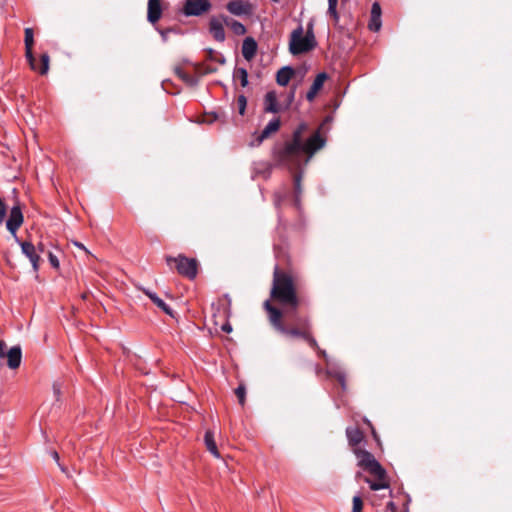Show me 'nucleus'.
<instances>
[{"label":"nucleus","mask_w":512,"mask_h":512,"mask_svg":"<svg viewBox=\"0 0 512 512\" xmlns=\"http://www.w3.org/2000/svg\"><path fill=\"white\" fill-rule=\"evenodd\" d=\"M306 129L305 124H301L293 134V140L287 144L279 153V162L289 169L306 165L313 154L321 149L325 141L317 132L312 135L305 144L302 143L301 134Z\"/></svg>","instance_id":"f257e3e1"},{"label":"nucleus","mask_w":512,"mask_h":512,"mask_svg":"<svg viewBox=\"0 0 512 512\" xmlns=\"http://www.w3.org/2000/svg\"><path fill=\"white\" fill-rule=\"evenodd\" d=\"M271 297L283 305H289L292 311H295L299 304L292 278L287 274L280 273L277 266L274 270Z\"/></svg>","instance_id":"f03ea898"},{"label":"nucleus","mask_w":512,"mask_h":512,"mask_svg":"<svg viewBox=\"0 0 512 512\" xmlns=\"http://www.w3.org/2000/svg\"><path fill=\"white\" fill-rule=\"evenodd\" d=\"M24 32L25 57L31 70L39 73L40 75H46L49 71L50 56L48 53L41 54L40 63H38L33 54L34 31L32 28L28 27L25 28Z\"/></svg>","instance_id":"7ed1b4c3"},{"label":"nucleus","mask_w":512,"mask_h":512,"mask_svg":"<svg viewBox=\"0 0 512 512\" xmlns=\"http://www.w3.org/2000/svg\"><path fill=\"white\" fill-rule=\"evenodd\" d=\"M316 44L314 34L304 35L303 27L299 25L290 35L289 51L294 56L304 54L314 49Z\"/></svg>","instance_id":"20e7f679"},{"label":"nucleus","mask_w":512,"mask_h":512,"mask_svg":"<svg viewBox=\"0 0 512 512\" xmlns=\"http://www.w3.org/2000/svg\"><path fill=\"white\" fill-rule=\"evenodd\" d=\"M264 307L269 313V318H270L272 325L279 332H281L282 334L288 335V336H292V337H302V338L306 339L311 346H313V347L317 346L316 340L314 338H312L306 331H301L296 328L288 329V328L284 327L280 321V319H281L280 310L273 307L270 304L269 300L265 301Z\"/></svg>","instance_id":"39448f33"},{"label":"nucleus","mask_w":512,"mask_h":512,"mask_svg":"<svg viewBox=\"0 0 512 512\" xmlns=\"http://www.w3.org/2000/svg\"><path fill=\"white\" fill-rule=\"evenodd\" d=\"M353 452L357 458V465L359 467L367 470L379 480H383L386 477L385 469L376 460L372 453L360 448H354Z\"/></svg>","instance_id":"423d86ee"},{"label":"nucleus","mask_w":512,"mask_h":512,"mask_svg":"<svg viewBox=\"0 0 512 512\" xmlns=\"http://www.w3.org/2000/svg\"><path fill=\"white\" fill-rule=\"evenodd\" d=\"M166 262L169 266L175 263L178 273L185 277L193 279L197 275V262L195 259L187 258L183 255L178 257L167 256Z\"/></svg>","instance_id":"0eeeda50"},{"label":"nucleus","mask_w":512,"mask_h":512,"mask_svg":"<svg viewBox=\"0 0 512 512\" xmlns=\"http://www.w3.org/2000/svg\"><path fill=\"white\" fill-rule=\"evenodd\" d=\"M211 7L210 0H185L181 11L187 17H198L209 12Z\"/></svg>","instance_id":"6e6552de"},{"label":"nucleus","mask_w":512,"mask_h":512,"mask_svg":"<svg viewBox=\"0 0 512 512\" xmlns=\"http://www.w3.org/2000/svg\"><path fill=\"white\" fill-rule=\"evenodd\" d=\"M228 16L225 14H219L217 16H211L209 19V32L212 37L218 42H224L226 34L224 26H227Z\"/></svg>","instance_id":"1a4fd4ad"},{"label":"nucleus","mask_w":512,"mask_h":512,"mask_svg":"<svg viewBox=\"0 0 512 512\" xmlns=\"http://www.w3.org/2000/svg\"><path fill=\"white\" fill-rule=\"evenodd\" d=\"M227 11L237 17L252 14L253 6L246 0H231L226 4Z\"/></svg>","instance_id":"9d476101"},{"label":"nucleus","mask_w":512,"mask_h":512,"mask_svg":"<svg viewBox=\"0 0 512 512\" xmlns=\"http://www.w3.org/2000/svg\"><path fill=\"white\" fill-rule=\"evenodd\" d=\"M22 253L29 259L32 264L33 270L37 272L40 266L41 257L38 254V249L30 241L20 242Z\"/></svg>","instance_id":"9b49d317"},{"label":"nucleus","mask_w":512,"mask_h":512,"mask_svg":"<svg viewBox=\"0 0 512 512\" xmlns=\"http://www.w3.org/2000/svg\"><path fill=\"white\" fill-rule=\"evenodd\" d=\"M23 214L19 205H15L11 208L8 220L6 221L7 230L16 235L17 230L23 224Z\"/></svg>","instance_id":"f8f14e48"},{"label":"nucleus","mask_w":512,"mask_h":512,"mask_svg":"<svg viewBox=\"0 0 512 512\" xmlns=\"http://www.w3.org/2000/svg\"><path fill=\"white\" fill-rule=\"evenodd\" d=\"M369 29L377 32L382 26L381 21V6L378 2H374L371 7V17L369 21Z\"/></svg>","instance_id":"ddd939ff"},{"label":"nucleus","mask_w":512,"mask_h":512,"mask_svg":"<svg viewBox=\"0 0 512 512\" xmlns=\"http://www.w3.org/2000/svg\"><path fill=\"white\" fill-rule=\"evenodd\" d=\"M162 15L160 0H148L147 20L155 24Z\"/></svg>","instance_id":"4468645a"},{"label":"nucleus","mask_w":512,"mask_h":512,"mask_svg":"<svg viewBox=\"0 0 512 512\" xmlns=\"http://www.w3.org/2000/svg\"><path fill=\"white\" fill-rule=\"evenodd\" d=\"M7 365L10 369H16L21 364L22 351L20 346H13L7 352Z\"/></svg>","instance_id":"2eb2a0df"},{"label":"nucleus","mask_w":512,"mask_h":512,"mask_svg":"<svg viewBox=\"0 0 512 512\" xmlns=\"http://www.w3.org/2000/svg\"><path fill=\"white\" fill-rule=\"evenodd\" d=\"M325 72L319 73L314 79L309 91L307 92L306 98L309 101H313L319 90L323 87L325 80L327 79Z\"/></svg>","instance_id":"dca6fc26"},{"label":"nucleus","mask_w":512,"mask_h":512,"mask_svg":"<svg viewBox=\"0 0 512 512\" xmlns=\"http://www.w3.org/2000/svg\"><path fill=\"white\" fill-rule=\"evenodd\" d=\"M257 43L252 37H246L242 43V55L247 60L250 61L254 58L257 52Z\"/></svg>","instance_id":"f3484780"},{"label":"nucleus","mask_w":512,"mask_h":512,"mask_svg":"<svg viewBox=\"0 0 512 512\" xmlns=\"http://www.w3.org/2000/svg\"><path fill=\"white\" fill-rule=\"evenodd\" d=\"M264 110L269 113H277L278 103H277V95L274 91H269L266 93L264 98Z\"/></svg>","instance_id":"a211bd4d"},{"label":"nucleus","mask_w":512,"mask_h":512,"mask_svg":"<svg viewBox=\"0 0 512 512\" xmlns=\"http://www.w3.org/2000/svg\"><path fill=\"white\" fill-rule=\"evenodd\" d=\"M143 292L151 299V301L166 314L173 316L172 309L155 293L148 289Z\"/></svg>","instance_id":"6ab92c4d"},{"label":"nucleus","mask_w":512,"mask_h":512,"mask_svg":"<svg viewBox=\"0 0 512 512\" xmlns=\"http://www.w3.org/2000/svg\"><path fill=\"white\" fill-rule=\"evenodd\" d=\"M346 435L349 444L354 448H357L356 446L363 440V434L357 427H348L346 429Z\"/></svg>","instance_id":"aec40b11"},{"label":"nucleus","mask_w":512,"mask_h":512,"mask_svg":"<svg viewBox=\"0 0 512 512\" xmlns=\"http://www.w3.org/2000/svg\"><path fill=\"white\" fill-rule=\"evenodd\" d=\"M280 127V120L278 118L272 119L262 130L258 137V142L261 143L264 139L268 138L272 133L278 131Z\"/></svg>","instance_id":"412c9836"},{"label":"nucleus","mask_w":512,"mask_h":512,"mask_svg":"<svg viewBox=\"0 0 512 512\" xmlns=\"http://www.w3.org/2000/svg\"><path fill=\"white\" fill-rule=\"evenodd\" d=\"M293 75V69L289 66L282 67L276 75V81L280 86H286Z\"/></svg>","instance_id":"4be33fe9"},{"label":"nucleus","mask_w":512,"mask_h":512,"mask_svg":"<svg viewBox=\"0 0 512 512\" xmlns=\"http://www.w3.org/2000/svg\"><path fill=\"white\" fill-rule=\"evenodd\" d=\"M205 444L207 447V450L215 457L220 458V454L218 452L215 440H214V433L212 431H207L205 433Z\"/></svg>","instance_id":"5701e85b"},{"label":"nucleus","mask_w":512,"mask_h":512,"mask_svg":"<svg viewBox=\"0 0 512 512\" xmlns=\"http://www.w3.org/2000/svg\"><path fill=\"white\" fill-rule=\"evenodd\" d=\"M227 26L238 36L244 35L247 32L246 27L241 22L230 17H228Z\"/></svg>","instance_id":"b1692460"},{"label":"nucleus","mask_w":512,"mask_h":512,"mask_svg":"<svg viewBox=\"0 0 512 512\" xmlns=\"http://www.w3.org/2000/svg\"><path fill=\"white\" fill-rule=\"evenodd\" d=\"M365 481L366 483L369 484L370 489L374 491L389 488V484L386 481V477L383 480L377 479V481H372L369 478H366Z\"/></svg>","instance_id":"393cba45"},{"label":"nucleus","mask_w":512,"mask_h":512,"mask_svg":"<svg viewBox=\"0 0 512 512\" xmlns=\"http://www.w3.org/2000/svg\"><path fill=\"white\" fill-rule=\"evenodd\" d=\"M177 75L184 80L187 84L193 86L197 84V79L186 72L182 71L181 69L176 70Z\"/></svg>","instance_id":"a878e982"},{"label":"nucleus","mask_w":512,"mask_h":512,"mask_svg":"<svg viewBox=\"0 0 512 512\" xmlns=\"http://www.w3.org/2000/svg\"><path fill=\"white\" fill-rule=\"evenodd\" d=\"M235 76L240 79L242 87H246L248 85V72L245 68H238L235 72Z\"/></svg>","instance_id":"bb28decb"},{"label":"nucleus","mask_w":512,"mask_h":512,"mask_svg":"<svg viewBox=\"0 0 512 512\" xmlns=\"http://www.w3.org/2000/svg\"><path fill=\"white\" fill-rule=\"evenodd\" d=\"M337 4H338V0H328V11L327 13L329 15H331L335 21L338 20V13H337Z\"/></svg>","instance_id":"cd10ccee"},{"label":"nucleus","mask_w":512,"mask_h":512,"mask_svg":"<svg viewBox=\"0 0 512 512\" xmlns=\"http://www.w3.org/2000/svg\"><path fill=\"white\" fill-rule=\"evenodd\" d=\"M328 374L337 378L343 389H346L345 375L341 371H332L328 369Z\"/></svg>","instance_id":"c85d7f7f"},{"label":"nucleus","mask_w":512,"mask_h":512,"mask_svg":"<svg viewBox=\"0 0 512 512\" xmlns=\"http://www.w3.org/2000/svg\"><path fill=\"white\" fill-rule=\"evenodd\" d=\"M301 177H302V175L298 174L295 176V179H294V185H295V191H296V199H295L296 205H299V195L301 193Z\"/></svg>","instance_id":"c756f323"},{"label":"nucleus","mask_w":512,"mask_h":512,"mask_svg":"<svg viewBox=\"0 0 512 512\" xmlns=\"http://www.w3.org/2000/svg\"><path fill=\"white\" fill-rule=\"evenodd\" d=\"M237 105H238V111L240 115H244L246 106H247V99L244 95H239L237 98Z\"/></svg>","instance_id":"7c9ffc66"},{"label":"nucleus","mask_w":512,"mask_h":512,"mask_svg":"<svg viewBox=\"0 0 512 512\" xmlns=\"http://www.w3.org/2000/svg\"><path fill=\"white\" fill-rule=\"evenodd\" d=\"M353 507L352 512H361L363 508V502L359 495H355L352 500Z\"/></svg>","instance_id":"2f4dec72"},{"label":"nucleus","mask_w":512,"mask_h":512,"mask_svg":"<svg viewBox=\"0 0 512 512\" xmlns=\"http://www.w3.org/2000/svg\"><path fill=\"white\" fill-rule=\"evenodd\" d=\"M235 394L237 395L238 397V400H239V403L241 405H244L245 403V395H246V389L243 385H239L236 390H235Z\"/></svg>","instance_id":"473e14b6"},{"label":"nucleus","mask_w":512,"mask_h":512,"mask_svg":"<svg viewBox=\"0 0 512 512\" xmlns=\"http://www.w3.org/2000/svg\"><path fill=\"white\" fill-rule=\"evenodd\" d=\"M47 257L51 266L58 269L60 266L58 257L52 251H47Z\"/></svg>","instance_id":"72a5a7b5"},{"label":"nucleus","mask_w":512,"mask_h":512,"mask_svg":"<svg viewBox=\"0 0 512 512\" xmlns=\"http://www.w3.org/2000/svg\"><path fill=\"white\" fill-rule=\"evenodd\" d=\"M7 206L4 201L0 198V223H2L6 217Z\"/></svg>","instance_id":"f704fd0d"},{"label":"nucleus","mask_w":512,"mask_h":512,"mask_svg":"<svg viewBox=\"0 0 512 512\" xmlns=\"http://www.w3.org/2000/svg\"><path fill=\"white\" fill-rule=\"evenodd\" d=\"M36 248L38 249L39 255H41V254L47 255V251H51L50 249H48L47 245L42 242H39L37 244Z\"/></svg>","instance_id":"c9c22d12"},{"label":"nucleus","mask_w":512,"mask_h":512,"mask_svg":"<svg viewBox=\"0 0 512 512\" xmlns=\"http://www.w3.org/2000/svg\"><path fill=\"white\" fill-rule=\"evenodd\" d=\"M6 348V343L3 340H0V358H5L7 356Z\"/></svg>","instance_id":"e433bc0d"},{"label":"nucleus","mask_w":512,"mask_h":512,"mask_svg":"<svg viewBox=\"0 0 512 512\" xmlns=\"http://www.w3.org/2000/svg\"><path fill=\"white\" fill-rule=\"evenodd\" d=\"M49 454H50V456L55 460V462H56L57 464H59V463H60L59 454H58V452H57L56 450H51V451H49Z\"/></svg>","instance_id":"4c0bfd02"},{"label":"nucleus","mask_w":512,"mask_h":512,"mask_svg":"<svg viewBox=\"0 0 512 512\" xmlns=\"http://www.w3.org/2000/svg\"><path fill=\"white\" fill-rule=\"evenodd\" d=\"M53 391H54V394H55V396H56V398L58 400L59 396L61 394L60 385L57 384V383L53 384Z\"/></svg>","instance_id":"58836bf2"},{"label":"nucleus","mask_w":512,"mask_h":512,"mask_svg":"<svg viewBox=\"0 0 512 512\" xmlns=\"http://www.w3.org/2000/svg\"><path fill=\"white\" fill-rule=\"evenodd\" d=\"M387 509L390 511V512H397V506L394 502L390 501L387 503Z\"/></svg>","instance_id":"ea45409f"},{"label":"nucleus","mask_w":512,"mask_h":512,"mask_svg":"<svg viewBox=\"0 0 512 512\" xmlns=\"http://www.w3.org/2000/svg\"><path fill=\"white\" fill-rule=\"evenodd\" d=\"M57 465L60 468V470L62 471V473H64L67 477H71V475L68 471V468L66 466L62 465L61 463H59Z\"/></svg>","instance_id":"a19ab883"},{"label":"nucleus","mask_w":512,"mask_h":512,"mask_svg":"<svg viewBox=\"0 0 512 512\" xmlns=\"http://www.w3.org/2000/svg\"><path fill=\"white\" fill-rule=\"evenodd\" d=\"M222 330L227 333H230L232 331V326L229 323H225L222 325Z\"/></svg>","instance_id":"79ce46f5"},{"label":"nucleus","mask_w":512,"mask_h":512,"mask_svg":"<svg viewBox=\"0 0 512 512\" xmlns=\"http://www.w3.org/2000/svg\"><path fill=\"white\" fill-rule=\"evenodd\" d=\"M310 34H314V32H313V23L312 22L308 23L307 31H306L305 35H310Z\"/></svg>","instance_id":"37998d69"},{"label":"nucleus","mask_w":512,"mask_h":512,"mask_svg":"<svg viewBox=\"0 0 512 512\" xmlns=\"http://www.w3.org/2000/svg\"><path fill=\"white\" fill-rule=\"evenodd\" d=\"M169 32H170V30H161L160 31L161 37H162L164 42L167 41V35H168Z\"/></svg>","instance_id":"c03bdc74"},{"label":"nucleus","mask_w":512,"mask_h":512,"mask_svg":"<svg viewBox=\"0 0 512 512\" xmlns=\"http://www.w3.org/2000/svg\"><path fill=\"white\" fill-rule=\"evenodd\" d=\"M74 244H75L77 247H79V248L83 249L86 253H88V251L86 250V248L84 247V245H83V244H81V243H79V242H74Z\"/></svg>","instance_id":"a18cd8bd"},{"label":"nucleus","mask_w":512,"mask_h":512,"mask_svg":"<svg viewBox=\"0 0 512 512\" xmlns=\"http://www.w3.org/2000/svg\"><path fill=\"white\" fill-rule=\"evenodd\" d=\"M219 63L221 64H224L225 63V58L223 56H221V58L218 60Z\"/></svg>","instance_id":"49530a36"},{"label":"nucleus","mask_w":512,"mask_h":512,"mask_svg":"<svg viewBox=\"0 0 512 512\" xmlns=\"http://www.w3.org/2000/svg\"><path fill=\"white\" fill-rule=\"evenodd\" d=\"M208 52H209L210 57H212V55L215 53L213 49H209Z\"/></svg>","instance_id":"de8ad7c7"},{"label":"nucleus","mask_w":512,"mask_h":512,"mask_svg":"<svg viewBox=\"0 0 512 512\" xmlns=\"http://www.w3.org/2000/svg\"><path fill=\"white\" fill-rule=\"evenodd\" d=\"M321 354L326 357V352L325 351H321Z\"/></svg>","instance_id":"09e8293b"}]
</instances>
